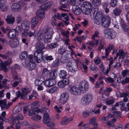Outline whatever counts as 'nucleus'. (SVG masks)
I'll return each mask as SVG.
<instances>
[{"instance_id": "nucleus-1", "label": "nucleus", "mask_w": 129, "mask_h": 129, "mask_svg": "<svg viewBox=\"0 0 129 129\" xmlns=\"http://www.w3.org/2000/svg\"><path fill=\"white\" fill-rule=\"evenodd\" d=\"M53 34V28L48 27L45 30L44 40L45 43L50 42L51 40V38Z\"/></svg>"}, {"instance_id": "nucleus-2", "label": "nucleus", "mask_w": 129, "mask_h": 129, "mask_svg": "<svg viewBox=\"0 0 129 129\" xmlns=\"http://www.w3.org/2000/svg\"><path fill=\"white\" fill-rule=\"evenodd\" d=\"M9 56L10 58H8V60L1 64L2 69L4 72H6L8 71V68L7 67L12 62L11 57V56Z\"/></svg>"}, {"instance_id": "nucleus-3", "label": "nucleus", "mask_w": 129, "mask_h": 129, "mask_svg": "<svg viewBox=\"0 0 129 129\" xmlns=\"http://www.w3.org/2000/svg\"><path fill=\"white\" fill-rule=\"evenodd\" d=\"M69 96L66 93L63 92L62 93L59 99V101L61 104H63L68 101Z\"/></svg>"}, {"instance_id": "nucleus-4", "label": "nucleus", "mask_w": 129, "mask_h": 129, "mask_svg": "<svg viewBox=\"0 0 129 129\" xmlns=\"http://www.w3.org/2000/svg\"><path fill=\"white\" fill-rule=\"evenodd\" d=\"M43 52H39L36 51L34 53V56L35 60L37 63H39L41 61V59L43 57Z\"/></svg>"}, {"instance_id": "nucleus-5", "label": "nucleus", "mask_w": 129, "mask_h": 129, "mask_svg": "<svg viewBox=\"0 0 129 129\" xmlns=\"http://www.w3.org/2000/svg\"><path fill=\"white\" fill-rule=\"evenodd\" d=\"M92 98V96L90 94L85 95L82 99L83 103L85 104H87L91 101Z\"/></svg>"}, {"instance_id": "nucleus-6", "label": "nucleus", "mask_w": 129, "mask_h": 129, "mask_svg": "<svg viewBox=\"0 0 129 129\" xmlns=\"http://www.w3.org/2000/svg\"><path fill=\"white\" fill-rule=\"evenodd\" d=\"M56 83L55 79H47L45 81L44 84L47 87H49L54 85Z\"/></svg>"}, {"instance_id": "nucleus-7", "label": "nucleus", "mask_w": 129, "mask_h": 129, "mask_svg": "<svg viewBox=\"0 0 129 129\" xmlns=\"http://www.w3.org/2000/svg\"><path fill=\"white\" fill-rule=\"evenodd\" d=\"M18 35L15 29H11L8 32L7 36L10 39H14L16 38L17 35Z\"/></svg>"}, {"instance_id": "nucleus-8", "label": "nucleus", "mask_w": 129, "mask_h": 129, "mask_svg": "<svg viewBox=\"0 0 129 129\" xmlns=\"http://www.w3.org/2000/svg\"><path fill=\"white\" fill-rule=\"evenodd\" d=\"M70 91L72 94L76 95L79 94L81 92L80 90L75 86H70Z\"/></svg>"}, {"instance_id": "nucleus-9", "label": "nucleus", "mask_w": 129, "mask_h": 129, "mask_svg": "<svg viewBox=\"0 0 129 129\" xmlns=\"http://www.w3.org/2000/svg\"><path fill=\"white\" fill-rule=\"evenodd\" d=\"M9 44L12 47L15 48L19 44V41L17 38L12 39L9 42Z\"/></svg>"}, {"instance_id": "nucleus-10", "label": "nucleus", "mask_w": 129, "mask_h": 129, "mask_svg": "<svg viewBox=\"0 0 129 129\" xmlns=\"http://www.w3.org/2000/svg\"><path fill=\"white\" fill-rule=\"evenodd\" d=\"M114 46L113 45H110L105 49V56H102L101 57L103 59H104L105 58H107V56L109 55V53L110 52L111 50H112L114 49Z\"/></svg>"}, {"instance_id": "nucleus-11", "label": "nucleus", "mask_w": 129, "mask_h": 129, "mask_svg": "<svg viewBox=\"0 0 129 129\" xmlns=\"http://www.w3.org/2000/svg\"><path fill=\"white\" fill-rule=\"evenodd\" d=\"M88 87V85L85 81H82L80 82L79 86L80 90H87Z\"/></svg>"}, {"instance_id": "nucleus-12", "label": "nucleus", "mask_w": 129, "mask_h": 129, "mask_svg": "<svg viewBox=\"0 0 129 129\" xmlns=\"http://www.w3.org/2000/svg\"><path fill=\"white\" fill-rule=\"evenodd\" d=\"M22 91L21 98L23 99H26L27 98L26 95L30 92V91L28 89L24 88L22 89Z\"/></svg>"}, {"instance_id": "nucleus-13", "label": "nucleus", "mask_w": 129, "mask_h": 129, "mask_svg": "<svg viewBox=\"0 0 129 129\" xmlns=\"http://www.w3.org/2000/svg\"><path fill=\"white\" fill-rule=\"evenodd\" d=\"M21 26L24 30H27L29 27V22L28 21L23 20L21 23Z\"/></svg>"}, {"instance_id": "nucleus-14", "label": "nucleus", "mask_w": 129, "mask_h": 129, "mask_svg": "<svg viewBox=\"0 0 129 129\" xmlns=\"http://www.w3.org/2000/svg\"><path fill=\"white\" fill-rule=\"evenodd\" d=\"M36 14L37 16L42 19H43L45 17L44 11L41 8L37 11Z\"/></svg>"}, {"instance_id": "nucleus-15", "label": "nucleus", "mask_w": 129, "mask_h": 129, "mask_svg": "<svg viewBox=\"0 0 129 129\" xmlns=\"http://www.w3.org/2000/svg\"><path fill=\"white\" fill-rule=\"evenodd\" d=\"M5 20L7 24H13L14 22L15 19L12 14H10L7 16V18Z\"/></svg>"}, {"instance_id": "nucleus-16", "label": "nucleus", "mask_w": 129, "mask_h": 129, "mask_svg": "<svg viewBox=\"0 0 129 129\" xmlns=\"http://www.w3.org/2000/svg\"><path fill=\"white\" fill-rule=\"evenodd\" d=\"M53 4L52 2H50L43 4L41 6V9L43 10H46L49 9L51 7Z\"/></svg>"}, {"instance_id": "nucleus-17", "label": "nucleus", "mask_w": 129, "mask_h": 129, "mask_svg": "<svg viewBox=\"0 0 129 129\" xmlns=\"http://www.w3.org/2000/svg\"><path fill=\"white\" fill-rule=\"evenodd\" d=\"M36 48L37 50L36 51L43 52L42 50L45 48V47L43 43L40 42L37 43L36 45Z\"/></svg>"}, {"instance_id": "nucleus-18", "label": "nucleus", "mask_w": 129, "mask_h": 129, "mask_svg": "<svg viewBox=\"0 0 129 129\" xmlns=\"http://www.w3.org/2000/svg\"><path fill=\"white\" fill-rule=\"evenodd\" d=\"M51 119L50 118L49 116V114L46 113L44 114L43 116V122L44 123L46 124L48 123V122L50 121Z\"/></svg>"}, {"instance_id": "nucleus-19", "label": "nucleus", "mask_w": 129, "mask_h": 129, "mask_svg": "<svg viewBox=\"0 0 129 129\" xmlns=\"http://www.w3.org/2000/svg\"><path fill=\"white\" fill-rule=\"evenodd\" d=\"M81 7H84V8L91 9L92 5L90 2L87 1H85L83 2V4Z\"/></svg>"}, {"instance_id": "nucleus-20", "label": "nucleus", "mask_w": 129, "mask_h": 129, "mask_svg": "<svg viewBox=\"0 0 129 129\" xmlns=\"http://www.w3.org/2000/svg\"><path fill=\"white\" fill-rule=\"evenodd\" d=\"M81 10L83 14L87 15L90 14L91 11V9L82 7H81Z\"/></svg>"}, {"instance_id": "nucleus-21", "label": "nucleus", "mask_w": 129, "mask_h": 129, "mask_svg": "<svg viewBox=\"0 0 129 129\" xmlns=\"http://www.w3.org/2000/svg\"><path fill=\"white\" fill-rule=\"evenodd\" d=\"M57 71L56 69H54L50 72L49 73V75L50 78H52V79H55L56 78V75L57 74L56 73Z\"/></svg>"}, {"instance_id": "nucleus-22", "label": "nucleus", "mask_w": 129, "mask_h": 129, "mask_svg": "<svg viewBox=\"0 0 129 129\" xmlns=\"http://www.w3.org/2000/svg\"><path fill=\"white\" fill-rule=\"evenodd\" d=\"M73 12L75 15H78L81 13V10L78 6H76L74 9L73 10Z\"/></svg>"}, {"instance_id": "nucleus-23", "label": "nucleus", "mask_w": 129, "mask_h": 129, "mask_svg": "<svg viewBox=\"0 0 129 129\" xmlns=\"http://www.w3.org/2000/svg\"><path fill=\"white\" fill-rule=\"evenodd\" d=\"M36 67L35 63L30 62L28 64L27 67L29 70H32L35 69Z\"/></svg>"}, {"instance_id": "nucleus-24", "label": "nucleus", "mask_w": 129, "mask_h": 129, "mask_svg": "<svg viewBox=\"0 0 129 129\" xmlns=\"http://www.w3.org/2000/svg\"><path fill=\"white\" fill-rule=\"evenodd\" d=\"M94 13V14H95V18L101 19L103 16L102 13L101 12L95 11Z\"/></svg>"}, {"instance_id": "nucleus-25", "label": "nucleus", "mask_w": 129, "mask_h": 129, "mask_svg": "<svg viewBox=\"0 0 129 129\" xmlns=\"http://www.w3.org/2000/svg\"><path fill=\"white\" fill-rule=\"evenodd\" d=\"M44 80L43 78H41L37 79L35 81V84L36 86L40 85L43 83Z\"/></svg>"}, {"instance_id": "nucleus-26", "label": "nucleus", "mask_w": 129, "mask_h": 129, "mask_svg": "<svg viewBox=\"0 0 129 129\" xmlns=\"http://www.w3.org/2000/svg\"><path fill=\"white\" fill-rule=\"evenodd\" d=\"M38 23V19L36 16L34 17L31 20V24L34 25H36Z\"/></svg>"}, {"instance_id": "nucleus-27", "label": "nucleus", "mask_w": 129, "mask_h": 129, "mask_svg": "<svg viewBox=\"0 0 129 129\" xmlns=\"http://www.w3.org/2000/svg\"><path fill=\"white\" fill-rule=\"evenodd\" d=\"M11 7L12 9H15L16 11L19 10L21 9L20 5L17 3L13 4Z\"/></svg>"}, {"instance_id": "nucleus-28", "label": "nucleus", "mask_w": 129, "mask_h": 129, "mask_svg": "<svg viewBox=\"0 0 129 129\" xmlns=\"http://www.w3.org/2000/svg\"><path fill=\"white\" fill-rule=\"evenodd\" d=\"M16 119V117H14L10 118H9L10 122L13 125L15 124V123L19 124V121Z\"/></svg>"}, {"instance_id": "nucleus-29", "label": "nucleus", "mask_w": 129, "mask_h": 129, "mask_svg": "<svg viewBox=\"0 0 129 129\" xmlns=\"http://www.w3.org/2000/svg\"><path fill=\"white\" fill-rule=\"evenodd\" d=\"M96 119L95 117H93L89 121V123L93 125L95 128H96L97 126V123L95 121Z\"/></svg>"}, {"instance_id": "nucleus-30", "label": "nucleus", "mask_w": 129, "mask_h": 129, "mask_svg": "<svg viewBox=\"0 0 129 129\" xmlns=\"http://www.w3.org/2000/svg\"><path fill=\"white\" fill-rule=\"evenodd\" d=\"M66 75V71L63 70L60 71V73L59 74L60 77L61 79L65 78Z\"/></svg>"}, {"instance_id": "nucleus-31", "label": "nucleus", "mask_w": 129, "mask_h": 129, "mask_svg": "<svg viewBox=\"0 0 129 129\" xmlns=\"http://www.w3.org/2000/svg\"><path fill=\"white\" fill-rule=\"evenodd\" d=\"M110 23V19L103 23H101V24L103 27L105 28L108 27Z\"/></svg>"}, {"instance_id": "nucleus-32", "label": "nucleus", "mask_w": 129, "mask_h": 129, "mask_svg": "<svg viewBox=\"0 0 129 129\" xmlns=\"http://www.w3.org/2000/svg\"><path fill=\"white\" fill-rule=\"evenodd\" d=\"M121 10L118 8H115L113 11V13L115 16L119 15L121 13Z\"/></svg>"}, {"instance_id": "nucleus-33", "label": "nucleus", "mask_w": 129, "mask_h": 129, "mask_svg": "<svg viewBox=\"0 0 129 129\" xmlns=\"http://www.w3.org/2000/svg\"><path fill=\"white\" fill-rule=\"evenodd\" d=\"M110 34L108 36V38L110 39L114 38L116 35L115 32L113 30L111 31V32L110 33Z\"/></svg>"}, {"instance_id": "nucleus-34", "label": "nucleus", "mask_w": 129, "mask_h": 129, "mask_svg": "<svg viewBox=\"0 0 129 129\" xmlns=\"http://www.w3.org/2000/svg\"><path fill=\"white\" fill-rule=\"evenodd\" d=\"M58 87L56 86H54L51 88L50 89L47 90V91L50 93H52L58 90Z\"/></svg>"}, {"instance_id": "nucleus-35", "label": "nucleus", "mask_w": 129, "mask_h": 129, "mask_svg": "<svg viewBox=\"0 0 129 129\" xmlns=\"http://www.w3.org/2000/svg\"><path fill=\"white\" fill-rule=\"evenodd\" d=\"M121 25L122 28V29L124 30V31L126 32L127 31V30L129 29L128 26L126 25L124 23H121Z\"/></svg>"}, {"instance_id": "nucleus-36", "label": "nucleus", "mask_w": 129, "mask_h": 129, "mask_svg": "<svg viewBox=\"0 0 129 129\" xmlns=\"http://www.w3.org/2000/svg\"><path fill=\"white\" fill-rule=\"evenodd\" d=\"M31 118L33 120L36 121H39L41 119V116L38 114V116H33Z\"/></svg>"}, {"instance_id": "nucleus-37", "label": "nucleus", "mask_w": 129, "mask_h": 129, "mask_svg": "<svg viewBox=\"0 0 129 129\" xmlns=\"http://www.w3.org/2000/svg\"><path fill=\"white\" fill-rule=\"evenodd\" d=\"M112 30V29L111 28H106L104 31V33L105 35L108 34V35H109L110 34Z\"/></svg>"}, {"instance_id": "nucleus-38", "label": "nucleus", "mask_w": 129, "mask_h": 129, "mask_svg": "<svg viewBox=\"0 0 129 129\" xmlns=\"http://www.w3.org/2000/svg\"><path fill=\"white\" fill-rule=\"evenodd\" d=\"M27 54L26 52H23L22 53L21 55L20 56V59H25L27 57Z\"/></svg>"}, {"instance_id": "nucleus-39", "label": "nucleus", "mask_w": 129, "mask_h": 129, "mask_svg": "<svg viewBox=\"0 0 129 129\" xmlns=\"http://www.w3.org/2000/svg\"><path fill=\"white\" fill-rule=\"evenodd\" d=\"M69 122L68 118L66 117H64L61 122V124L62 125L67 124Z\"/></svg>"}, {"instance_id": "nucleus-40", "label": "nucleus", "mask_w": 129, "mask_h": 129, "mask_svg": "<svg viewBox=\"0 0 129 129\" xmlns=\"http://www.w3.org/2000/svg\"><path fill=\"white\" fill-rule=\"evenodd\" d=\"M28 112L29 115V116L32 115H33L36 116L38 115V114H37V113H36L35 112L34 110L33 109H31L29 110Z\"/></svg>"}, {"instance_id": "nucleus-41", "label": "nucleus", "mask_w": 129, "mask_h": 129, "mask_svg": "<svg viewBox=\"0 0 129 129\" xmlns=\"http://www.w3.org/2000/svg\"><path fill=\"white\" fill-rule=\"evenodd\" d=\"M90 68L91 71H96L98 70V68L96 66L95 64H93L90 66Z\"/></svg>"}, {"instance_id": "nucleus-42", "label": "nucleus", "mask_w": 129, "mask_h": 129, "mask_svg": "<svg viewBox=\"0 0 129 129\" xmlns=\"http://www.w3.org/2000/svg\"><path fill=\"white\" fill-rule=\"evenodd\" d=\"M110 19V18L106 16H103L101 19V23H103L107 21Z\"/></svg>"}, {"instance_id": "nucleus-43", "label": "nucleus", "mask_w": 129, "mask_h": 129, "mask_svg": "<svg viewBox=\"0 0 129 129\" xmlns=\"http://www.w3.org/2000/svg\"><path fill=\"white\" fill-rule=\"evenodd\" d=\"M17 120L19 121V120H22L23 119V117L22 115L20 114H19L17 115L15 117Z\"/></svg>"}, {"instance_id": "nucleus-44", "label": "nucleus", "mask_w": 129, "mask_h": 129, "mask_svg": "<svg viewBox=\"0 0 129 129\" xmlns=\"http://www.w3.org/2000/svg\"><path fill=\"white\" fill-rule=\"evenodd\" d=\"M92 4L93 5L96 6H99L101 4V1H92Z\"/></svg>"}, {"instance_id": "nucleus-45", "label": "nucleus", "mask_w": 129, "mask_h": 129, "mask_svg": "<svg viewBox=\"0 0 129 129\" xmlns=\"http://www.w3.org/2000/svg\"><path fill=\"white\" fill-rule=\"evenodd\" d=\"M58 85L59 87L61 88L64 87L65 86L62 80L58 82Z\"/></svg>"}, {"instance_id": "nucleus-46", "label": "nucleus", "mask_w": 129, "mask_h": 129, "mask_svg": "<svg viewBox=\"0 0 129 129\" xmlns=\"http://www.w3.org/2000/svg\"><path fill=\"white\" fill-rule=\"evenodd\" d=\"M60 61L61 62L65 63L68 62V59L66 57L62 56L60 59Z\"/></svg>"}, {"instance_id": "nucleus-47", "label": "nucleus", "mask_w": 129, "mask_h": 129, "mask_svg": "<svg viewBox=\"0 0 129 129\" xmlns=\"http://www.w3.org/2000/svg\"><path fill=\"white\" fill-rule=\"evenodd\" d=\"M58 46V44L56 43H53L50 44L49 46L51 49L54 48Z\"/></svg>"}, {"instance_id": "nucleus-48", "label": "nucleus", "mask_w": 129, "mask_h": 129, "mask_svg": "<svg viewBox=\"0 0 129 129\" xmlns=\"http://www.w3.org/2000/svg\"><path fill=\"white\" fill-rule=\"evenodd\" d=\"M117 0H111L110 4L111 6L114 7L116 4Z\"/></svg>"}, {"instance_id": "nucleus-49", "label": "nucleus", "mask_w": 129, "mask_h": 129, "mask_svg": "<svg viewBox=\"0 0 129 129\" xmlns=\"http://www.w3.org/2000/svg\"><path fill=\"white\" fill-rule=\"evenodd\" d=\"M41 112H42L44 114V115L47 113L49 112V110L46 108H42L41 109Z\"/></svg>"}, {"instance_id": "nucleus-50", "label": "nucleus", "mask_w": 129, "mask_h": 129, "mask_svg": "<svg viewBox=\"0 0 129 129\" xmlns=\"http://www.w3.org/2000/svg\"><path fill=\"white\" fill-rule=\"evenodd\" d=\"M5 102H7V100L5 99H4L3 100H1L0 101V106L2 109L3 110L4 109V105L5 104Z\"/></svg>"}, {"instance_id": "nucleus-51", "label": "nucleus", "mask_w": 129, "mask_h": 129, "mask_svg": "<svg viewBox=\"0 0 129 129\" xmlns=\"http://www.w3.org/2000/svg\"><path fill=\"white\" fill-rule=\"evenodd\" d=\"M6 102H5L4 105V109H7L12 104V103H9L7 104H6Z\"/></svg>"}, {"instance_id": "nucleus-52", "label": "nucleus", "mask_w": 129, "mask_h": 129, "mask_svg": "<svg viewBox=\"0 0 129 129\" xmlns=\"http://www.w3.org/2000/svg\"><path fill=\"white\" fill-rule=\"evenodd\" d=\"M46 124L48 126L51 127H53L55 125V124L53 122L50 121Z\"/></svg>"}, {"instance_id": "nucleus-53", "label": "nucleus", "mask_w": 129, "mask_h": 129, "mask_svg": "<svg viewBox=\"0 0 129 129\" xmlns=\"http://www.w3.org/2000/svg\"><path fill=\"white\" fill-rule=\"evenodd\" d=\"M0 56L2 57L3 58L6 59H8V58H10L9 54L7 53H6L5 55L0 54Z\"/></svg>"}, {"instance_id": "nucleus-54", "label": "nucleus", "mask_w": 129, "mask_h": 129, "mask_svg": "<svg viewBox=\"0 0 129 129\" xmlns=\"http://www.w3.org/2000/svg\"><path fill=\"white\" fill-rule=\"evenodd\" d=\"M129 70H123L122 72V74L123 77H125L126 75L128 73Z\"/></svg>"}, {"instance_id": "nucleus-55", "label": "nucleus", "mask_w": 129, "mask_h": 129, "mask_svg": "<svg viewBox=\"0 0 129 129\" xmlns=\"http://www.w3.org/2000/svg\"><path fill=\"white\" fill-rule=\"evenodd\" d=\"M43 33L42 32H40L38 35L37 39L38 41H40L43 39Z\"/></svg>"}, {"instance_id": "nucleus-56", "label": "nucleus", "mask_w": 129, "mask_h": 129, "mask_svg": "<svg viewBox=\"0 0 129 129\" xmlns=\"http://www.w3.org/2000/svg\"><path fill=\"white\" fill-rule=\"evenodd\" d=\"M69 32L68 31H66L61 33V34L62 35L66 36L67 38H68L69 37Z\"/></svg>"}, {"instance_id": "nucleus-57", "label": "nucleus", "mask_w": 129, "mask_h": 129, "mask_svg": "<svg viewBox=\"0 0 129 129\" xmlns=\"http://www.w3.org/2000/svg\"><path fill=\"white\" fill-rule=\"evenodd\" d=\"M128 96L129 97V91H127L126 93H123L120 94V97H123V96L127 97Z\"/></svg>"}, {"instance_id": "nucleus-58", "label": "nucleus", "mask_w": 129, "mask_h": 129, "mask_svg": "<svg viewBox=\"0 0 129 129\" xmlns=\"http://www.w3.org/2000/svg\"><path fill=\"white\" fill-rule=\"evenodd\" d=\"M105 79L106 81L107 79V81L110 83H112L114 82L113 79L110 77H107V78H105Z\"/></svg>"}, {"instance_id": "nucleus-59", "label": "nucleus", "mask_w": 129, "mask_h": 129, "mask_svg": "<svg viewBox=\"0 0 129 129\" xmlns=\"http://www.w3.org/2000/svg\"><path fill=\"white\" fill-rule=\"evenodd\" d=\"M89 115V113L87 111L84 112H83V116L85 118H86Z\"/></svg>"}, {"instance_id": "nucleus-60", "label": "nucleus", "mask_w": 129, "mask_h": 129, "mask_svg": "<svg viewBox=\"0 0 129 129\" xmlns=\"http://www.w3.org/2000/svg\"><path fill=\"white\" fill-rule=\"evenodd\" d=\"M54 66L55 67H56L59 64V62L58 59L55 60L53 62Z\"/></svg>"}, {"instance_id": "nucleus-61", "label": "nucleus", "mask_w": 129, "mask_h": 129, "mask_svg": "<svg viewBox=\"0 0 129 129\" xmlns=\"http://www.w3.org/2000/svg\"><path fill=\"white\" fill-rule=\"evenodd\" d=\"M35 31L34 33H33V32L31 31H29L28 33V35L30 37H31L33 36L35 37L36 35H35Z\"/></svg>"}, {"instance_id": "nucleus-62", "label": "nucleus", "mask_w": 129, "mask_h": 129, "mask_svg": "<svg viewBox=\"0 0 129 129\" xmlns=\"http://www.w3.org/2000/svg\"><path fill=\"white\" fill-rule=\"evenodd\" d=\"M56 18L60 20L61 18V15L59 13H57L54 15V16Z\"/></svg>"}, {"instance_id": "nucleus-63", "label": "nucleus", "mask_w": 129, "mask_h": 129, "mask_svg": "<svg viewBox=\"0 0 129 129\" xmlns=\"http://www.w3.org/2000/svg\"><path fill=\"white\" fill-rule=\"evenodd\" d=\"M101 20L100 19H97L95 18L94 19V23L97 24H99L100 23Z\"/></svg>"}, {"instance_id": "nucleus-64", "label": "nucleus", "mask_w": 129, "mask_h": 129, "mask_svg": "<svg viewBox=\"0 0 129 129\" xmlns=\"http://www.w3.org/2000/svg\"><path fill=\"white\" fill-rule=\"evenodd\" d=\"M117 81L119 83H121L122 84H124V80L121 77H119L118 79L117 80Z\"/></svg>"}]
</instances>
